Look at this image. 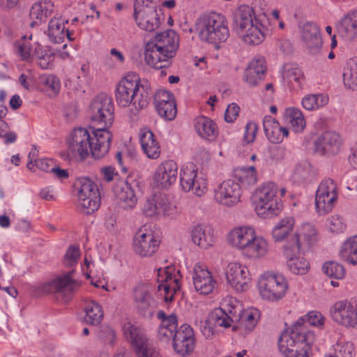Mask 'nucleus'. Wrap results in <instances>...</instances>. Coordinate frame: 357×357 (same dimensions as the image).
Segmentation results:
<instances>
[{
  "label": "nucleus",
  "instance_id": "f257e3e1",
  "mask_svg": "<svg viewBox=\"0 0 357 357\" xmlns=\"http://www.w3.org/2000/svg\"><path fill=\"white\" fill-rule=\"evenodd\" d=\"M151 90L146 81L135 73H127L116 84L115 98L120 107L132 105L135 112L146 108L151 100Z\"/></svg>",
  "mask_w": 357,
  "mask_h": 357
},
{
  "label": "nucleus",
  "instance_id": "f03ea898",
  "mask_svg": "<svg viewBox=\"0 0 357 357\" xmlns=\"http://www.w3.org/2000/svg\"><path fill=\"white\" fill-rule=\"evenodd\" d=\"M234 21L236 32L244 43L257 45L264 40L268 31L264 13L256 15L252 8L241 5L234 13Z\"/></svg>",
  "mask_w": 357,
  "mask_h": 357
},
{
  "label": "nucleus",
  "instance_id": "7ed1b4c3",
  "mask_svg": "<svg viewBox=\"0 0 357 357\" xmlns=\"http://www.w3.org/2000/svg\"><path fill=\"white\" fill-rule=\"evenodd\" d=\"M178 48V36L172 30L155 35L145 45L144 59L148 65L161 69L169 66Z\"/></svg>",
  "mask_w": 357,
  "mask_h": 357
},
{
  "label": "nucleus",
  "instance_id": "20e7f679",
  "mask_svg": "<svg viewBox=\"0 0 357 357\" xmlns=\"http://www.w3.org/2000/svg\"><path fill=\"white\" fill-rule=\"evenodd\" d=\"M315 340L301 319L290 331H284L278 340V349L284 357H308L310 345Z\"/></svg>",
  "mask_w": 357,
  "mask_h": 357
},
{
  "label": "nucleus",
  "instance_id": "39448f33",
  "mask_svg": "<svg viewBox=\"0 0 357 357\" xmlns=\"http://www.w3.org/2000/svg\"><path fill=\"white\" fill-rule=\"evenodd\" d=\"M279 187L273 182H266L258 186L252 199L257 214L262 218H271L278 215L283 208L282 202L278 199Z\"/></svg>",
  "mask_w": 357,
  "mask_h": 357
},
{
  "label": "nucleus",
  "instance_id": "423d86ee",
  "mask_svg": "<svg viewBox=\"0 0 357 357\" xmlns=\"http://www.w3.org/2000/svg\"><path fill=\"white\" fill-rule=\"evenodd\" d=\"M236 300L231 297H227L222 300L220 307L214 309L204 321H195V324L199 326L202 335L206 339L212 340L215 335V328H229L233 321L231 316L236 312L234 303Z\"/></svg>",
  "mask_w": 357,
  "mask_h": 357
},
{
  "label": "nucleus",
  "instance_id": "0eeeda50",
  "mask_svg": "<svg viewBox=\"0 0 357 357\" xmlns=\"http://www.w3.org/2000/svg\"><path fill=\"white\" fill-rule=\"evenodd\" d=\"M197 30L202 40L211 43L225 42L229 36L226 19L216 13L201 16L197 22Z\"/></svg>",
  "mask_w": 357,
  "mask_h": 357
},
{
  "label": "nucleus",
  "instance_id": "6e6552de",
  "mask_svg": "<svg viewBox=\"0 0 357 357\" xmlns=\"http://www.w3.org/2000/svg\"><path fill=\"white\" fill-rule=\"evenodd\" d=\"M257 286L261 298L272 303L282 301L289 289V282L284 275L269 271L259 278Z\"/></svg>",
  "mask_w": 357,
  "mask_h": 357
},
{
  "label": "nucleus",
  "instance_id": "1a4fd4ad",
  "mask_svg": "<svg viewBox=\"0 0 357 357\" xmlns=\"http://www.w3.org/2000/svg\"><path fill=\"white\" fill-rule=\"evenodd\" d=\"M77 206L79 210L90 214L97 211L100 205V195L97 185L86 177L77 179Z\"/></svg>",
  "mask_w": 357,
  "mask_h": 357
},
{
  "label": "nucleus",
  "instance_id": "9d476101",
  "mask_svg": "<svg viewBox=\"0 0 357 357\" xmlns=\"http://www.w3.org/2000/svg\"><path fill=\"white\" fill-rule=\"evenodd\" d=\"M89 114L93 126L110 128L114 119V106L112 98L105 94L95 97L90 104Z\"/></svg>",
  "mask_w": 357,
  "mask_h": 357
},
{
  "label": "nucleus",
  "instance_id": "9b49d317",
  "mask_svg": "<svg viewBox=\"0 0 357 357\" xmlns=\"http://www.w3.org/2000/svg\"><path fill=\"white\" fill-rule=\"evenodd\" d=\"M180 182L184 191L191 192L197 197H202L208 191L206 175L198 172L197 167L193 163H188L182 167Z\"/></svg>",
  "mask_w": 357,
  "mask_h": 357
},
{
  "label": "nucleus",
  "instance_id": "f8f14e48",
  "mask_svg": "<svg viewBox=\"0 0 357 357\" xmlns=\"http://www.w3.org/2000/svg\"><path fill=\"white\" fill-rule=\"evenodd\" d=\"M123 331L130 342L137 357H161L159 350L147 339L144 333L132 324H124Z\"/></svg>",
  "mask_w": 357,
  "mask_h": 357
},
{
  "label": "nucleus",
  "instance_id": "ddd939ff",
  "mask_svg": "<svg viewBox=\"0 0 357 357\" xmlns=\"http://www.w3.org/2000/svg\"><path fill=\"white\" fill-rule=\"evenodd\" d=\"M338 199L337 183L331 179L323 180L319 185L316 192L315 208L320 215L331 212L335 206Z\"/></svg>",
  "mask_w": 357,
  "mask_h": 357
},
{
  "label": "nucleus",
  "instance_id": "4468645a",
  "mask_svg": "<svg viewBox=\"0 0 357 357\" xmlns=\"http://www.w3.org/2000/svg\"><path fill=\"white\" fill-rule=\"evenodd\" d=\"M181 275L174 267L168 266L158 270V291L166 303L171 302L180 289Z\"/></svg>",
  "mask_w": 357,
  "mask_h": 357
},
{
  "label": "nucleus",
  "instance_id": "2eb2a0df",
  "mask_svg": "<svg viewBox=\"0 0 357 357\" xmlns=\"http://www.w3.org/2000/svg\"><path fill=\"white\" fill-rule=\"evenodd\" d=\"M143 213L146 217L158 219L162 216L174 218L178 214L176 206L163 194H155L145 201Z\"/></svg>",
  "mask_w": 357,
  "mask_h": 357
},
{
  "label": "nucleus",
  "instance_id": "dca6fc26",
  "mask_svg": "<svg viewBox=\"0 0 357 357\" xmlns=\"http://www.w3.org/2000/svg\"><path fill=\"white\" fill-rule=\"evenodd\" d=\"M330 317L337 325L357 329V305L347 299L335 302L329 310Z\"/></svg>",
  "mask_w": 357,
  "mask_h": 357
},
{
  "label": "nucleus",
  "instance_id": "f3484780",
  "mask_svg": "<svg viewBox=\"0 0 357 357\" xmlns=\"http://www.w3.org/2000/svg\"><path fill=\"white\" fill-rule=\"evenodd\" d=\"M227 282L238 292L246 291L250 287L251 274L248 268L239 262L231 261L225 268Z\"/></svg>",
  "mask_w": 357,
  "mask_h": 357
},
{
  "label": "nucleus",
  "instance_id": "a211bd4d",
  "mask_svg": "<svg viewBox=\"0 0 357 357\" xmlns=\"http://www.w3.org/2000/svg\"><path fill=\"white\" fill-rule=\"evenodd\" d=\"M241 195L240 184L231 179L223 181L213 190L215 202L229 208L236 206L241 202Z\"/></svg>",
  "mask_w": 357,
  "mask_h": 357
},
{
  "label": "nucleus",
  "instance_id": "6ab92c4d",
  "mask_svg": "<svg viewBox=\"0 0 357 357\" xmlns=\"http://www.w3.org/2000/svg\"><path fill=\"white\" fill-rule=\"evenodd\" d=\"M91 140L92 136L86 128H75L67 139L68 151L73 156L78 155L83 160L91 154Z\"/></svg>",
  "mask_w": 357,
  "mask_h": 357
},
{
  "label": "nucleus",
  "instance_id": "aec40b11",
  "mask_svg": "<svg viewBox=\"0 0 357 357\" xmlns=\"http://www.w3.org/2000/svg\"><path fill=\"white\" fill-rule=\"evenodd\" d=\"M301 251L303 250L291 246V244L284 243L282 248L288 271L297 275H305L310 268L309 261L301 255Z\"/></svg>",
  "mask_w": 357,
  "mask_h": 357
},
{
  "label": "nucleus",
  "instance_id": "412c9836",
  "mask_svg": "<svg viewBox=\"0 0 357 357\" xmlns=\"http://www.w3.org/2000/svg\"><path fill=\"white\" fill-rule=\"evenodd\" d=\"M73 271L52 279L43 286L45 293H57L63 296H69L77 291L80 282L73 278Z\"/></svg>",
  "mask_w": 357,
  "mask_h": 357
},
{
  "label": "nucleus",
  "instance_id": "4be33fe9",
  "mask_svg": "<svg viewBox=\"0 0 357 357\" xmlns=\"http://www.w3.org/2000/svg\"><path fill=\"white\" fill-rule=\"evenodd\" d=\"M159 244V241L151 230L142 228L135 234L132 245L137 255L150 257L156 252Z\"/></svg>",
  "mask_w": 357,
  "mask_h": 357
},
{
  "label": "nucleus",
  "instance_id": "5701e85b",
  "mask_svg": "<svg viewBox=\"0 0 357 357\" xmlns=\"http://www.w3.org/2000/svg\"><path fill=\"white\" fill-rule=\"evenodd\" d=\"M192 284L197 293L208 295L213 293L217 284L212 273L200 264H196L192 273Z\"/></svg>",
  "mask_w": 357,
  "mask_h": 357
},
{
  "label": "nucleus",
  "instance_id": "b1692460",
  "mask_svg": "<svg viewBox=\"0 0 357 357\" xmlns=\"http://www.w3.org/2000/svg\"><path fill=\"white\" fill-rule=\"evenodd\" d=\"M342 142L335 132L326 131L314 141V151L321 155L331 156L339 153Z\"/></svg>",
  "mask_w": 357,
  "mask_h": 357
},
{
  "label": "nucleus",
  "instance_id": "393cba45",
  "mask_svg": "<svg viewBox=\"0 0 357 357\" xmlns=\"http://www.w3.org/2000/svg\"><path fill=\"white\" fill-rule=\"evenodd\" d=\"M177 175L176 162L172 160H167L158 166L154 172L153 181L156 187L167 189L176 182Z\"/></svg>",
  "mask_w": 357,
  "mask_h": 357
},
{
  "label": "nucleus",
  "instance_id": "a878e982",
  "mask_svg": "<svg viewBox=\"0 0 357 357\" xmlns=\"http://www.w3.org/2000/svg\"><path fill=\"white\" fill-rule=\"evenodd\" d=\"M318 241L316 227L310 223H304L297 228L294 236L285 243L303 250L315 245Z\"/></svg>",
  "mask_w": 357,
  "mask_h": 357
},
{
  "label": "nucleus",
  "instance_id": "bb28decb",
  "mask_svg": "<svg viewBox=\"0 0 357 357\" xmlns=\"http://www.w3.org/2000/svg\"><path fill=\"white\" fill-rule=\"evenodd\" d=\"M133 17L137 25L146 31H154L161 24L160 10H158L157 6L134 10Z\"/></svg>",
  "mask_w": 357,
  "mask_h": 357
},
{
  "label": "nucleus",
  "instance_id": "cd10ccee",
  "mask_svg": "<svg viewBox=\"0 0 357 357\" xmlns=\"http://www.w3.org/2000/svg\"><path fill=\"white\" fill-rule=\"evenodd\" d=\"M155 107L158 114L163 119L172 121L177 113L174 95L165 89L158 90L154 96Z\"/></svg>",
  "mask_w": 357,
  "mask_h": 357
},
{
  "label": "nucleus",
  "instance_id": "c85d7f7f",
  "mask_svg": "<svg viewBox=\"0 0 357 357\" xmlns=\"http://www.w3.org/2000/svg\"><path fill=\"white\" fill-rule=\"evenodd\" d=\"M257 232L256 229L250 225L237 226L230 230L227 240L232 248L242 254Z\"/></svg>",
  "mask_w": 357,
  "mask_h": 357
},
{
  "label": "nucleus",
  "instance_id": "c756f323",
  "mask_svg": "<svg viewBox=\"0 0 357 357\" xmlns=\"http://www.w3.org/2000/svg\"><path fill=\"white\" fill-rule=\"evenodd\" d=\"M109 128L98 127L92 131L91 140V155L94 158H101L109 151L112 139Z\"/></svg>",
  "mask_w": 357,
  "mask_h": 357
},
{
  "label": "nucleus",
  "instance_id": "7c9ffc66",
  "mask_svg": "<svg viewBox=\"0 0 357 357\" xmlns=\"http://www.w3.org/2000/svg\"><path fill=\"white\" fill-rule=\"evenodd\" d=\"M195 345V337L192 327L188 324H183L176 331L173 340L175 351L181 356H185L193 351Z\"/></svg>",
  "mask_w": 357,
  "mask_h": 357
},
{
  "label": "nucleus",
  "instance_id": "2f4dec72",
  "mask_svg": "<svg viewBox=\"0 0 357 357\" xmlns=\"http://www.w3.org/2000/svg\"><path fill=\"white\" fill-rule=\"evenodd\" d=\"M269 252L268 240L257 232L242 255L249 260L257 261L266 258Z\"/></svg>",
  "mask_w": 357,
  "mask_h": 357
},
{
  "label": "nucleus",
  "instance_id": "473e14b6",
  "mask_svg": "<svg viewBox=\"0 0 357 357\" xmlns=\"http://www.w3.org/2000/svg\"><path fill=\"white\" fill-rule=\"evenodd\" d=\"M114 195L121 208L125 210L133 209L137 203L135 189L128 181H120L114 188Z\"/></svg>",
  "mask_w": 357,
  "mask_h": 357
},
{
  "label": "nucleus",
  "instance_id": "72a5a7b5",
  "mask_svg": "<svg viewBox=\"0 0 357 357\" xmlns=\"http://www.w3.org/2000/svg\"><path fill=\"white\" fill-rule=\"evenodd\" d=\"M132 298L135 307L143 314H150L155 307V301L145 284H138L133 288Z\"/></svg>",
  "mask_w": 357,
  "mask_h": 357
},
{
  "label": "nucleus",
  "instance_id": "f704fd0d",
  "mask_svg": "<svg viewBox=\"0 0 357 357\" xmlns=\"http://www.w3.org/2000/svg\"><path fill=\"white\" fill-rule=\"evenodd\" d=\"M190 234L194 244L201 249L206 250L212 247L215 241L214 230L208 225L199 224L194 226Z\"/></svg>",
  "mask_w": 357,
  "mask_h": 357
},
{
  "label": "nucleus",
  "instance_id": "c9c22d12",
  "mask_svg": "<svg viewBox=\"0 0 357 357\" xmlns=\"http://www.w3.org/2000/svg\"><path fill=\"white\" fill-rule=\"evenodd\" d=\"M301 38L305 46L313 53L321 47V38L318 26L310 22H305L301 29Z\"/></svg>",
  "mask_w": 357,
  "mask_h": 357
},
{
  "label": "nucleus",
  "instance_id": "e433bc0d",
  "mask_svg": "<svg viewBox=\"0 0 357 357\" xmlns=\"http://www.w3.org/2000/svg\"><path fill=\"white\" fill-rule=\"evenodd\" d=\"M264 130L270 142L274 144L280 143L289 135L288 130L280 126L278 121L271 116H266L263 122Z\"/></svg>",
  "mask_w": 357,
  "mask_h": 357
},
{
  "label": "nucleus",
  "instance_id": "4c0bfd02",
  "mask_svg": "<svg viewBox=\"0 0 357 357\" xmlns=\"http://www.w3.org/2000/svg\"><path fill=\"white\" fill-rule=\"evenodd\" d=\"M296 220L292 216L284 217L278 220L271 231V237L275 243L283 242L292 234Z\"/></svg>",
  "mask_w": 357,
  "mask_h": 357
},
{
  "label": "nucleus",
  "instance_id": "58836bf2",
  "mask_svg": "<svg viewBox=\"0 0 357 357\" xmlns=\"http://www.w3.org/2000/svg\"><path fill=\"white\" fill-rule=\"evenodd\" d=\"M37 45L42 47L38 42L33 41L32 35L24 36L15 43V52L22 61L31 62L36 57Z\"/></svg>",
  "mask_w": 357,
  "mask_h": 357
},
{
  "label": "nucleus",
  "instance_id": "ea45409f",
  "mask_svg": "<svg viewBox=\"0 0 357 357\" xmlns=\"http://www.w3.org/2000/svg\"><path fill=\"white\" fill-rule=\"evenodd\" d=\"M140 143L144 153L151 159H157L160 155V146L152 131L147 128L140 130Z\"/></svg>",
  "mask_w": 357,
  "mask_h": 357
},
{
  "label": "nucleus",
  "instance_id": "a19ab883",
  "mask_svg": "<svg viewBox=\"0 0 357 357\" xmlns=\"http://www.w3.org/2000/svg\"><path fill=\"white\" fill-rule=\"evenodd\" d=\"M260 317L261 312L257 308H247L241 313L236 328L241 333H250L256 327Z\"/></svg>",
  "mask_w": 357,
  "mask_h": 357
},
{
  "label": "nucleus",
  "instance_id": "79ce46f5",
  "mask_svg": "<svg viewBox=\"0 0 357 357\" xmlns=\"http://www.w3.org/2000/svg\"><path fill=\"white\" fill-rule=\"evenodd\" d=\"M66 23H68V20L60 15H56L51 18L48 23L47 34L52 43H61L64 40L66 35Z\"/></svg>",
  "mask_w": 357,
  "mask_h": 357
},
{
  "label": "nucleus",
  "instance_id": "37998d69",
  "mask_svg": "<svg viewBox=\"0 0 357 357\" xmlns=\"http://www.w3.org/2000/svg\"><path fill=\"white\" fill-rule=\"evenodd\" d=\"M194 127L197 135L203 139L213 140L218 133L215 123L204 116H200L195 119Z\"/></svg>",
  "mask_w": 357,
  "mask_h": 357
},
{
  "label": "nucleus",
  "instance_id": "c03bdc74",
  "mask_svg": "<svg viewBox=\"0 0 357 357\" xmlns=\"http://www.w3.org/2000/svg\"><path fill=\"white\" fill-rule=\"evenodd\" d=\"M285 122L289 124L294 132L301 133L306 126L303 113L296 107L287 108L283 114Z\"/></svg>",
  "mask_w": 357,
  "mask_h": 357
},
{
  "label": "nucleus",
  "instance_id": "a18cd8bd",
  "mask_svg": "<svg viewBox=\"0 0 357 357\" xmlns=\"http://www.w3.org/2000/svg\"><path fill=\"white\" fill-rule=\"evenodd\" d=\"M340 259L351 265L357 264V235L348 238L339 250Z\"/></svg>",
  "mask_w": 357,
  "mask_h": 357
},
{
  "label": "nucleus",
  "instance_id": "49530a36",
  "mask_svg": "<svg viewBox=\"0 0 357 357\" xmlns=\"http://www.w3.org/2000/svg\"><path fill=\"white\" fill-rule=\"evenodd\" d=\"M234 176L241 183V187L245 188L254 186L258 180L257 172L254 166L236 168L234 171Z\"/></svg>",
  "mask_w": 357,
  "mask_h": 357
},
{
  "label": "nucleus",
  "instance_id": "de8ad7c7",
  "mask_svg": "<svg viewBox=\"0 0 357 357\" xmlns=\"http://www.w3.org/2000/svg\"><path fill=\"white\" fill-rule=\"evenodd\" d=\"M339 33L347 39H353L357 36V11L352 12L344 16L337 25Z\"/></svg>",
  "mask_w": 357,
  "mask_h": 357
},
{
  "label": "nucleus",
  "instance_id": "09e8293b",
  "mask_svg": "<svg viewBox=\"0 0 357 357\" xmlns=\"http://www.w3.org/2000/svg\"><path fill=\"white\" fill-rule=\"evenodd\" d=\"M85 316L84 321L91 325L99 324L104 317V312L102 306L98 302L91 300L85 303L84 306Z\"/></svg>",
  "mask_w": 357,
  "mask_h": 357
},
{
  "label": "nucleus",
  "instance_id": "8fccbe9b",
  "mask_svg": "<svg viewBox=\"0 0 357 357\" xmlns=\"http://www.w3.org/2000/svg\"><path fill=\"white\" fill-rule=\"evenodd\" d=\"M328 101V96L326 93H310L303 96L301 105L306 110L315 111L326 106Z\"/></svg>",
  "mask_w": 357,
  "mask_h": 357
},
{
  "label": "nucleus",
  "instance_id": "3c124183",
  "mask_svg": "<svg viewBox=\"0 0 357 357\" xmlns=\"http://www.w3.org/2000/svg\"><path fill=\"white\" fill-rule=\"evenodd\" d=\"M343 83L348 89L357 90V59H349L343 70Z\"/></svg>",
  "mask_w": 357,
  "mask_h": 357
},
{
  "label": "nucleus",
  "instance_id": "603ef678",
  "mask_svg": "<svg viewBox=\"0 0 357 357\" xmlns=\"http://www.w3.org/2000/svg\"><path fill=\"white\" fill-rule=\"evenodd\" d=\"M54 4L50 0H45L35 3L30 10L31 19L38 21H45L47 17L53 12Z\"/></svg>",
  "mask_w": 357,
  "mask_h": 357
},
{
  "label": "nucleus",
  "instance_id": "864d4df0",
  "mask_svg": "<svg viewBox=\"0 0 357 357\" xmlns=\"http://www.w3.org/2000/svg\"><path fill=\"white\" fill-rule=\"evenodd\" d=\"M354 344L350 342H337L333 347V351L328 352L325 357H354Z\"/></svg>",
  "mask_w": 357,
  "mask_h": 357
},
{
  "label": "nucleus",
  "instance_id": "5fc2aeb1",
  "mask_svg": "<svg viewBox=\"0 0 357 357\" xmlns=\"http://www.w3.org/2000/svg\"><path fill=\"white\" fill-rule=\"evenodd\" d=\"M36 150L34 149L29 153L28 156L29 161L26 165L27 168L33 172H35L36 169L34 167H36L42 171L51 172L52 167L54 166L53 160L49 158H43L38 160H34L33 163V157L36 155Z\"/></svg>",
  "mask_w": 357,
  "mask_h": 357
},
{
  "label": "nucleus",
  "instance_id": "6e6d98bb",
  "mask_svg": "<svg viewBox=\"0 0 357 357\" xmlns=\"http://www.w3.org/2000/svg\"><path fill=\"white\" fill-rule=\"evenodd\" d=\"M36 62L42 69H49L53 66L54 55L47 52L43 47L36 46Z\"/></svg>",
  "mask_w": 357,
  "mask_h": 357
},
{
  "label": "nucleus",
  "instance_id": "4d7b16f0",
  "mask_svg": "<svg viewBox=\"0 0 357 357\" xmlns=\"http://www.w3.org/2000/svg\"><path fill=\"white\" fill-rule=\"evenodd\" d=\"M322 270L328 276L337 280L344 278L345 275V269L344 266L335 261H328L324 263Z\"/></svg>",
  "mask_w": 357,
  "mask_h": 357
},
{
  "label": "nucleus",
  "instance_id": "13d9d810",
  "mask_svg": "<svg viewBox=\"0 0 357 357\" xmlns=\"http://www.w3.org/2000/svg\"><path fill=\"white\" fill-rule=\"evenodd\" d=\"M284 78L289 83L295 82L298 85H301L304 77L301 68L296 66H287L284 68Z\"/></svg>",
  "mask_w": 357,
  "mask_h": 357
},
{
  "label": "nucleus",
  "instance_id": "bf43d9fd",
  "mask_svg": "<svg viewBox=\"0 0 357 357\" xmlns=\"http://www.w3.org/2000/svg\"><path fill=\"white\" fill-rule=\"evenodd\" d=\"M79 257V247L75 245H70L66 252L63 263L66 267H73L77 264Z\"/></svg>",
  "mask_w": 357,
  "mask_h": 357
},
{
  "label": "nucleus",
  "instance_id": "052dcab7",
  "mask_svg": "<svg viewBox=\"0 0 357 357\" xmlns=\"http://www.w3.org/2000/svg\"><path fill=\"white\" fill-rule=\"evenodd\" d=\"M326 226L328 230L333 234L342 233L347 227L344 219L338 215H334L328 218Z\"/></svg>",
  "mask_w": 357,
  "mask_h": 357
},
{
  "label": "nucleus",
  "instance_id": "680f3d73",
  "mask_svg": "<svg viewBox=\"0 0 357 357\" xmlns=\"http://www.w3.org/2000/svg\"><path fill=\"white\" fill-rule=\"evenodd\" d=\"M40 82L54 93H58L60 89V81L54 75H45L40 77Z\"/></svg>",
  "mask_w": 357,
  "mask_h": 357
},
{
  "label": "nucleus",
  "instance_id": "e2e57ef3",
  "mask_svg": "<svg viewBox=\"0 0 357 357\" xmlns=\"http://www.w3.org/2000/svg\"><path fill=\"white\" fill-rule=\"evenodd\" d=\"M247 68H252L257 74L264 77L266 70L265 59L263 56H257L249 63Z\"/></svg>",
  "mask_w": 357,
  "mask_h": 357
},
{
  "label": "nucleus",
  "instance_id": "0e129e2a",
  "mask_svg": "<svg viewBox=\"0 0 357 357\" xmlns=\"http://www.w3.org/2000/svg\"><path fill=\"white\" fill-rule=\"evenodd\" d=\"M99 337L105 344L112 346L116 342L114 331L109 326H103L99 332Z\"/></svg>",
  "mask_w": 357,
  "mask_h": 357
},
{
  "label": "nucleus",
  "instance_id": "69168bd1",
  "mask_svg": "<svg viewBox=\"0 0 357 357\" xmlns=\"http://www.w3.org/2000/svg\"><path fill=\"white\" fill-rule=\"evenodd\" d=\"M263 77L250 68H246L244 72L243 79L250 86H257L263 79Z\"/></svg>",
  "mask_w": 357,
  "mask_h": 357
},
{
  "label": "nucleus",
  "instance_id": "338daca9",
  "mask_svg": "<svg viewBox=\"0 0 357 357\" xmlns=\"http://www.w3.org/2000/svg\"><path fill=\"white\" fill-rule=\"evenodd\" d=\"M307 323L313 326L322 328L324 326L325 317L317 311L310 312L307 315Z\"/></svg>",
  "mask_w": 357,
  "mask_h": 357
},
{
  "label": "nucleus",
  "instance_id": "774afa93",
  "mask_svg": "<svg viewBox=\"0 0 357 357\" xmlns=\"http://www.w3.org/2000/svg\"><path fill=\"white\" fill-rule=\"evenodd\" d=\"M257 130L258 126L256 123L252 121L248 122L245 128V132L243 135L245 142L248 144L253 142L255 139Z\"/></svg>",
  "mask_w": 357,
  "mask_h": 357
}]
</instances>
